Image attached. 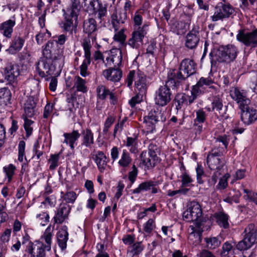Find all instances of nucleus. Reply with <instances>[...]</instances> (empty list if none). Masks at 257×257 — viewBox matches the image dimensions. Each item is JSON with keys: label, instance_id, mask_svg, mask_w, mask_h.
I'll list each match as a JSON object with an SVG mask.
<instances>
[{"label": "nucleus", "instance_id": "obj_57", "mask_svg": "<svg viewBox=\"0 0 257 257\" xmlns=\"http://www.w3.org/2000/svg\"><path fill=\"white\" fill-rule=\"evenodd\" d=\"M84 50V57L86 59H91L90 48L91 47L90 42L84 40L83 43Z\"/></svg>", "mask_w": 257, "mask_h": 257}, {"label": "nucleus", "instance_id": "obj_38", "mask_svg": "<svg viewBox=\"0 0 257 257\" xmlns=\"http://www.w3.org/2000/svg\"><path fill=\"white\" fill-rule=\"evenodd\" d=\"M132 162V159L129 153L125 150H123L121 155L120 159L118 163L120 167L123 168L127 167Z\"/></svg>", "mask_w": 257, "mask_h": 257}, {"label": "nucleus", "instance_id": "obj_42", "mask_svg": "<svg viewBox=\"0 0 257 257\" xmlns=\"http://www.w3.org/2000/svg\"><path fill=\"white\" fill-rule=\"evenodd\" d=\"M207 247L210 249H214L220 244V241L215 237L205 238Z\"/></svg>", "mask_w": 257, "mask_h": 257}, {"label": "nucleus", "instance_id": "obj_14", "mask_svg": "<svg viewBox=\"0 0 257 257\" xmlns=\"http://www.w3.org/2000/svg\"><path fill=\"white\" fill-rule=\"evenodd\" d=\"M165 113L158 108L152 110L147 117H144V122L150 127L151 131L155 129V124L157 122H164L166 120Z\"/></svg>", "mask_w": 257, "mask_h": 257}, {"label": "nucleus", "instance_id": "obj_55", "mask_svg": "<svg viewBox=\"0 0 257 257\" xmlns=\"http://www.w3.org/2000/svg\"><path fill=\"white\" fill-rule=\"evenodd\" d=\"M25 142L24 141H21L19 144V156L18 160L20 162H23L24 156L25 155Z\"/></svg>", "mask_w": 257, "mask_h": 257}, {"label": "nucleus", "instance_id": "obj_62", "mask_svg": "<svg viewBox=\"0 0 257 257\" xmlns=\"http://www.w3.org/2000/svg\"><path fill=\"white\" fill-rule=\"evenodd\" d=\"M114 120V118L112 116H109L107 117V118L106 119V120L105 122L104 128L103 130V132L105 134H106L107 133L109 128L110 127L111 124L113 123Z\"/></svg>", "mask_w": 257, "mask_h": 257}, {"label": "nucleus", "instance_id": "obj_46", "mask_svg": "<svg viewBox=\"0 0 257 257\" xmlns=\"http://www.w3.org/2000/svg\"><path fill=\"white\" fill-rule=\"evenodd\" d=\"M3 169L6 176L8 178V182H10L14 174L16 167L13 164H10L7 167H4Z\"/></svg>", "mask_w": 257, "mask_h": 257}, {"label": "nucleus", "instance_id": "obj_44", "mask_svg": "<svg viewBox=\"0 0 257 257\" xmlns=\"http://www.w3.org/2000/svg\"><path fill=\"white\" fill-rule=\"evenodd\" d=\"M109 90L104 85H99L96 89L97 97L101 100H104L109 93Z\"/></svg>", "mask_w": 257, "mask_h": 257}, {"label": "nucleus", "instance_id": "obj_26", "mask_svg": "<svg viewBox=\"0 0 257 257\" xmlns=\"http://www.w3.org/2000/svg\"><path fill=\"white\" fill-rule=\"evenodd\" d=\"M25 40L19 36L13 38L10 47L6 50L9 54H15L20 51L23 47Z\"/></svg>", "mask_w": 257, "mask_h": 257}, {"label": "nucleus", "instance_id": "obj_4", "mask_svg": "<svg viewBox=\"0 0 257 257\" xmlns=\"http://www.w3.org/2000/svg\"><path fill=\"white\" fill-rule=\"evenodd\" d=\"M238 53L237 48L234 45H228L213 49L209 53L211 66H215L217 62L230 63L233 61Z\"/></svg>", "mask_w": 257, "mask_h": 257}, {"label": "nucleus", "instance_id": "obj_24", "mask_svg": "<svg viewBox=\"0 0 257 257\" xmlns=\"http://www.w3.org/2000/svg\"><path fill=\"white\" fill-rule=\"evenodd\" d=\"M65 138L63 143L69 145L70 149L73 150L75 145L77 144L76 142L80 136V134L77 130H73L71 133H66L63 134Z\"/></svg>", "mask_w": 257, "mask_h": 257}, {"label": "nucleus", "instance_id": "obj_13", "mask_svg": "<svg viewBox=\"0 0 257 257\" xmlns=\"http://www.w3.org/2000/svg\"><path fill=\"white\" fill-rule=\"evenodd\" d=\"M201 206L197 201H193L189 203L188 209L183 214L184 220L188 222L198 220L202 215Z\"/></svg>", "mask_w": 257, "mask_h": 257}, {"label": "nucleus", "instance_id": "obj_12", "mask_svg": "<svg viewBox=\"0 0 257 257\" xmlns=\"http://www.w3.org/2000/svg\"><path fill=\"white\" fill-rule=\"evenodd\" d=\"M234 12L233 8L229 4H225L222 2L219 3L215 7L214 15L211 16L213 22L222 20L228 18Z\"/></svg>", "mask_w": 257, "mask_h": 257}, {"label": "nucleus", "instance_id": "obj_28", "mask_svg": "<svg viewBox=\"0 0 257 257\" xmlns=\"http://www.w3.org/2000/svg\"><path fill=\"white\" fill-rule=\"evenodd\" d=\"M44 205H41L37 209L36 218L37 221L42 226L46 225L49 222V215L46 209H44Z\"/></svg>", "mask_w": 257, "mask_h": 257}, {"label": "nucleus", "instance_id": "obj_6", "mask_svg": "<svg viewBox=\"0 0 257 257\" xmlns=\"http://www.w3.org/2000/svg\"><path fill=\"white\" fill-rule=\"evenodd\" d=\"M243 238L238 242L236 248L239 250H246L257 243V226L253 223L249 224L242 233Z\"/></svg>", "mask_w": 257, "mask_h": 257}, {"label": "nucleus", "instance_id": "obj_11", "mask_svg": "<svg viewBox=\"0 0 257 257\" xmlns=\"http://www.w3.org/2000/svg\"><path fill=\"white\" fill-rule=\"evenodd\" d=\"M236 39L244 46L251 48L257 47V29L247 32L241 29L238 31Z\"/></svg>", "mask_w": 257, "mask_h": 257}, {"label": "nucleus", "instance_id": "obj_1", "mask_svg": "<svg viewBox=\"0 0 257 257\" xmlns=\"http://www.w3.org/2000/svg\"><path fill=\"white\" fill-rule=\"evenodd\" d=\"M43 57L36 63V70L40 76L45 77L54 74L57 61L62 57V51L53 41H48L42 50Z\"/></svg>", "mask_w": 257, "mask_h": 257}, {"label": "nucleus", "instance_id": "obj_29", "mask_svg": "<svg viewBox=\"0 0 257 257\" xmlns=\"http://www.w3.org/2000/svg\"><path fill=\"white\" fill-rule=\"evenodd\" d=\"M94 161L96 164L99 170L103 172L107 166V158L104 153L98 151L95 155Z\"/></svg>", "mask_w": 257, "mask_h": 257}, {"label": "nucleus", "instance_id": "obj_32", "mask_svg": "<svg viewBox=\"0 0 257 257\" xmlns=\"http://www.w3.org/2000/svg\"><path fill=\"white\" fill-rule=\"evenodd\" d=\"M83 32L88 35L93 33L97 30L96 21L93 18H88L83 22Z\"/></svg>", "mask_w": 257, "mask_h": 257}, {"label": "nucleus", "instance_id": "obj_49", "mask_svg": "<svg viewBox=\"0 0 257 257\" xmlns=\"http://www.w3.org/2000/svg\"><path fill=\"white\" fill-rule=\"evenodd\" d=\"M51 34L47 30L45 32H40L36 36V40L38 44H42L44 40H46L48 38L50 37Z\"/></svg>", "mask_w": 257, "mask_h": 257}, {"label": "nucleus", "instance_id": "obj_56", "mask_svg": "<svg viewBox=\"0 0 257 257\" xmlns=\"http://www.w3.org/2000/svg\"><path fill=\"white\" fill-rule=\"evenodd\" d=\"M229 177L228 174H225L223 177L220 178L218 185L216 186L218 189H224L227 186V179Z\"/></svg>", "mask_w": 257, "mask_h": 257}, {"label": "nucleus", "instance_id": "obj_18", "mask_svg": "<svg viewBox=\"0 0 257 257\" xmlns=\"http://www.w3.org/2000/svg\"><path fill=\"white\" fill-rule=\"evenodd\" d=\"M198 30V27H195L187 34L185 42V46L187 48L193 49L197 47L200 41Z\"/></svg>", "mask_w": 257, "mask_h": 257}, {"label": "nucleus", "instance_id": "obj_39", "mask_svg": "<svg viewBox=\"0 0 257 257\" xmlns=\"http://www.w3.org/2000/svg\"><path fill=\"white\" fill-rule=\"evenodd\" d=\"M71 5L70 8L67 9L65 12L78 16L80 9V0H71Z\"/></svg>", "mask_w": 257, "mask_h": 257}, {"label": "nucleus", "instance_id": "obj_27", "mask_svg": "<svg viewBox=\"0 0 257 257\" xmlns=\"http://www.w3.org/2000/svg\"><path fill=\"white\" fill-rule=\"evenodd\" d=\"M57 237L59 247L64 250L66 248L68 239V228L66 226L64 225L61 228L57 233Z\"/></svg>", "mask_w": 257, "mask_h": 257}, {"label": "nucleus", "instance_id": "obj_45", "mask_svg": "<svg viewBox=\"0 0 257 257\" xmlns=\"http://www.w3.org/2000/svg\"><path fill=\"white\" fill-rule=\"evenodd\" d=\"M61 194H63L62 197L67 203H74L77 197L76 194L73 191L68 192L65 194L61 192Z\"/></svg>", "mask_w": 257, "mask_h": 257}, {"label": "nucleus", "instance_id": "obj_21", "mask_svg": "<svg viewBox=\"0 0 257 257\" xmlns=\"http://www.w3.org/2000/svg\"><path fill=\"white\" fill-rule=\"evenodd\" d=\"M5 78L9 81H13L20 74L18 66L8 62L4 68Z\"/></svg>", "mask_w": 257, "mask_h": 257}, {"label": "nucleus", "instance_id": "obj_47", "mask_svg": "<svg viewBox=\"0 0 257 257\" xmlns=\"http://www.w3.org/2000/svg\"><path fill=\"white\" fill-rule=\"evenodd\" d=\"M23 118L25 121L24 127L26 132V137L28 138L31 135L32 133L33 128L31 126V125L34 122L32 120L29 119L28 117H23Z\"/></svg>", "mask_w": 257, "mask_h": 257}, {"label": "nucleus", "instance_id": "obj_16", "mask_svg": "<svg viewBox=\"0 0 257 257\" xmlns=\"http://www.w3.org/2000/svg\"><path fill=\"white\" fill-rule=\"evenodd\" d=\"M122 59L121 51L119 49H112L109 52V55L106 58L105 66L113 65L115 67H119L121 65Z\"/></svg>", "mask_w": 257, "mask_h": 257}, {"label": "nucleus", "instance_id": "obj_61", "mask_svg": "<svg viewBox=\"0 0 257 257\" xmlns=\"http://www.w3.org/2000/svg\"><path fill=\"white\" fill-rule=\"evenodd\" d=\"M126 118L125 117L121 121H120L117 124L115 125L113 131V136L114 137L115 136L116 134L117 133V132H121L124 126V124L126 121Z\"/></svg>", "mask_w": 257, "mask_h": 257}, {"label": "nucleus", "instance_id": "obj_10", "mask_svg": "<svg viewBox=\"0 0 257 257\" xmlns=\"http://www.w3.org/2000/svg\"><path fill=\"white\" fill-rule=\"evenodd\" d=\"M85 6L88 12L95 16V18L100 21L107 14V6L103 5L99 0H84Z\"/></svg>", "mask_w": 257, "mask_h": 257}, {"label": "nucleus", "instance_id": "obj_19", "mask_svg": "<svg viewBox=\"0 0 257 257\" xmlns=\"http://www.w3.org/2000/svg\"><path fill=\"white\" fill-rule=\"evenodd\" d=\"M103 75L108 80L118 82L122 77V71L118 67L109 68L103 71Z\"/></svg>", "mask_w": 257, "mask_h": 257}, {"label": "nucleus", "instance_id": "obj_33", "mask_svg": "<svg viewBox=\"0 0 257 257\" xmlns=\"http://www.w3.org/2000/svg\"><path fill=\"white\" fill-rule=\"evenodd\" d=\"M73 88H75L77 91L86 93L88 91L86 80L79 76H75Z\"/></svg>", "mask_w": 257, "mask_h": 257}, {"label": "nucleus", "instance_id": "obj_58", "mask_svg": "<svg viewBox=\"0 0 257 257\" xmlns=\"http://www.w3.org/2000/svg\"><path fill=\"white\" fill-rule=\"evenodd\" d=\"M204 92V88H203L202 86L197 84L195 85H194L192 87L191 90V94L194 95L198 97L201 94H203Z\"/></svg>", "mask_w": 257, "mask_h": 257}, {"label": "nucleus", "instance_id": "obj_3", "mask_svg": "<svg viewBox=\"0 0 257 257\" xmlns=\"http://www.w3.org/2000/svg\"><path fill=\"white\" fill-rule=\"evenodd\" d=\"M196 72V64L192 60L185 59L182 61L178 70H173L168 74V84L171 86H179L189 76Z\"/></svg>", "mask_w": 257, "mask_h": 257}, {"label": "nucleus", "instance_id": "obj_2", "mask_svg": "<svg viewBox=\"0 0 257 257\" xmlns=\"http://www.w3.org/2000/svg\"><path fill=\"white\" fill-rule=\"evenodd\" d=\"M231 97L235 100L241 110V119L246 125H249L257 119V110L250 105V100L247 97L246 93L237 87L230 91Z\"/></svg>", "mask_w": 257, "mask_h": 257}, {"label": "nucleus", "instance_id": "obj_31", "mask_svg": "<svg viewBox=\"0 0 257 257\" xmlns=\"http://www.w3.org/2000/svg\"><path fill=\"white\" fill-rule=\"evenodd\" d=\"M135 85L138 92H140L141 95H146L147 90V84L146 76L144 74H138Z\"/></svg>", "mask_w": 257, "mask_h": 257}, {"label": "nucleus", "instance_id": "obj_64", "mask_svg": "<svg viewBox=\"0 0 257 257\" xmlns=\"http://www.w3.org/2000/svg\"><path fill=\"white\" fill-rule=\"evenodd\" d=\"M182 186H187L192 182V178L187 173H184L181 176Z\"/></svg>", "mask_w": 257, "mask_h": 257}, {"label": "nucleus", "instance_id": "obj_22", "mask_svg": "<svg viewBox=\"0 0 257 257\" xmlns=\"http://www.w3.org/2000/svg\"><path fill=\"white\" fill-rule=\"evenodd\" d=\"M82 137L81 145L78 147L90 148L94 144V136L93 133L89 128L83 130L80 134Z\"/></svg>", "mask_w": 257, "mask_h": 257}, {"label": "nucleus", "instance_id": "obj_25", "mask_svg": "<svg viewBox=\"0 0 257 257\" xmlns=\"http://www.w3.org/2000/svg\"><path fill=\"white\" fill-rule=\"evenodd\" d=\"M222 99L219 95L213 97L211 102L212 110L216 111L221 116H224L227 110V106L223 105Z\"/></svg>", "mask_w": 257, "mask_h": 257}, {"label": "nucleus", "instance_id": "obj_60", "mask_svg": "<svg viewBox=\"0 0 257 257\" xmlns=\"http://www.w3.org/2000/svg\"><path fill=\"white\" fill-rule=\"evenodd\" d=\"M213 83V81L211 78L204 77H201L197 82L198 85L202 86L203 88H204V85L209 86Z\"/></svg>", "mask_w": 257, "mask_h": 257}, {"label": "nucleus", "instance_id": "obj_59", "mask_svg": "<svg viewBox=\"0 0 257 257\" xmlns=\"http://www.w3.org/2000/svg\"><path fill=\"white\" fill-rule=\"evenodd\" d=\"M144 95H141L140 92L134 97H133L130 100L129 103L132 107H134L137 103H140L143 99V97Z\"/></svg>", "mask_w": 257, "mask_h": 257}, {"label": "nucleus", "instance_id": "obj_51", "mask_svg": "<svg viewBox=\"0 0 257 257\" xmlns=\"http://www.w3.org/2000/svg\"><path fill=\"white\" fill-rule=\"evenodd\" d=\"M144 246L142 243V241H138L132 245L131 252L134 255H138L144 250Z\"/></svg>", "mask_w": 257, "mask_h": 257}, {"label": "nucleus", "instance_id": "obj_37", "mask_svg": "<svg viewBox=\"0 0 257 257\" xmlns=\"http://www.w3.org/2000/svg\"><path fill=\"white\" fill-rule=\"evenodd\" d=\"M147 25H144L142 28H139L138 30L132 33V37L142 44L143 38L147 34Z\"/></svg>", "mask_w": 257, "mask_h": 257}, {"label": "nucleus", "instance_id": "obj_53", "mask_svg": "<svg viewBox=\"0 0 257 257\" xmlns=\"http://www.w3.org/2000/svg\"><path fill=\"white\" fill-rule=\"evenodd\" d=\"M59 159V155L58 154L51 155L49 159V163L50 165L49 169L51 170H55L58 166V162Z\"/></svg>", "mask_w": 257, "mask_h": 257}, {"label": "nucleus", "instance_id": "obj_15", "mask_svg": "<svg viewBox=\"0 0 257 257\" xmlns=\"http://www.w3.org/2000/svg\"><path fill=\"white\" fill-rule=\"evenodd\" d=\"M64 12V21L61 23L62 25L61 27L63 31L68 32L70 34H72L73 31H76L77 26V19L78 16L70 14L63 10Z\"/></svg>", "mask_w": 257, "mask_h": 257}, {"label": "nucleus", "instance_id": "obj_50", "mask_svg": "<svg viewBox=\"0 0 257 257\" xmlns=\"http://www.w3.org/2000/svg\"><path fill=\"white\" fill-rule=\"evenodd\" d=\"M155 222L152 218H150L147 222L144 224V230L147 233H150L155 228Z\"/></svg>", "mask_w": 257, "mask_h": 257}, {"label": "nucleus", "instance_id": "obj_63", "mask_svg": "<svg viewBox=\"0 0 257 257\" xmlns=\"http://www.w3.org/2000/svg\"><path fill=\"white\" fill-rule=\"evenodd\" d=\"M138 174V170L135 165H134L133 167V170L131 171L128 174V179L131 182L132 184H133Z\"/></svg>", "mask_w": 257, "mask_h": 257}, {"label": "nucleus", "instance_id": "obj_8", "mask_svg": "<svg viewBox=\"0 0 257 257\" xmlns=\"http://www.w3.org/2000/svg\"><path fill=\"white\" fill-rule=\"evenodd\" d=\"M149 152H143L141 155L142 163L148 168L154 167L157 163L158 157L157 154L160 150L156 144L152 142L148 146Z\"/></svg>", "mask_w": 257, "mask_h": 257}, {"label": "nucleus", "instance_id": "obj_20", "mask_svg": "<svg viewBox=\"0 0 257 257\" xmlns=\"http://www.w3.org/2000/svg\"><path fill=\"white\" fill-rule=\"evenodd\" d=\"M70 208L67 205H61L57 209L53 219L55 223L62 224L68 218Z\"/></svg>", "mask_w": 257, "mask_h": 257}, {"label": "nucleus", "instance_id": "obj_41", "mask_svg": "<svg viewBox=\"0 0 257 257\" xmlns=\"http://www.w3.org/2000/svg\"><path fill=\"white\" fill-rule=\"evenodd\" d=\"M124 30L121 29L120 31L116 32L114 35V40L119 43L121 46H125L127 44L125 43L126 35L124 33Z\"/></svg>", "mask_w": 257, "mask_h": 257}, {"label": "nucleus", "instance_id": "obj_34", "mask_svg": "<svg viewBox=\"0 0 257 257\" xmlns=\"http://www.w3.org/2000/svg\"><path fill=\"white\" fill-rule=\"evenodd\" d=\"M138 140L137 136L127 137L126 141H124V145L132 153H136L138 152Z\"/></svg>", "mask_w": 257, "mask_h": 257}, {"label": "nucleus", "instance_id": "obj_5", "mask_svg": "<svg viewBox=\"0 0 257 257\" xmlns=\"http://www.w3.org/2000/svg\"><path fill=\"white\" fill-rule=\"evenodd\" d=\"M52 230L49 225L45 230L41 237L46 243L36 241L35 243L30 242L27 245L26 251L31 255V257H45L46 251H50L51 249Z\"/></svg>", "mask_w": 257, "mask_h": 257}, {"label": "nucleus", "instance_id": "obj_40", "mask_svg": "<svg viewBox=\"0 0 257 257\" xmlns=\"http://www.w3.org/2000/svg\"><path fill=\"white\" fill-rule=\"evenodd\" d=\"M1 105L3 104L5 106L11 103V93L9 89L6 88H1Z\"/></svg>", "mask_w": 257, "mask_h": 257}, {"label": "nucleus", "instance_id": "obj_30", "mask_svg": "<svg viewBox=\"0 0 257 257\" xmlns=\"http://www.w3.org/2000/svg\"><path fill=\"white\" fill-rule=\"evenodd\" d=\"M16 24L15 20H9L1 24V30L3 35L8 38L12 37L13 31V27Z\"/></svg>", "mask_w": 257, "mask_h": 257}, {"label": "nucleus", "instance_id": "obj_17", "mask_svg": "<svg viewBox=\"0 0 257 257\" xmlns=\"http://www.w3.org/2000/svg\"><path fill=\"white\" fill-rule=\"evenodd\" d=\"M111 24L115 32L118 31L121 25L124 24L127 19L125 12L119 11L116 8L111 15Z\"/></svg>", "mask_w": 257, "mask_h": 257}, {"label": "nucleus", "instance_id": "obj_54", "mask_svg": "<svg viewBox=\"0 0 257 257\" xmlns=\"http://www.w3.org/2000/svg\"><path fill=\"white\" fill-rule=\"evenodd\" d=\"M222 251L221 252L222 256H226L231 252L233 249L232 245L228 241L223 243L222 247Z\"/></svg>", "mask_w": 257, "mask_h": 257}, {"label": "nucleus", "instance_id": "obj_52", "mask_svg": "<svg viewBox=\"0 0 257 257\" xmlns=\"http://www.w3.org/2000/svg\"><path fill=\"white\" fill-rule=\"evenodd\" d=\"M196 172L197 182L200 184H203L204 181L203 180L202 178L205 176L203 167L201 165L198 164L197 167L196 168Z\"/></svg>", "mask_w": 257, "mask_h": 257}, {"label": "nucleus", "instance_id": "obj_35", "mask_svg": "<svg viewBox=\"0 0 257 257\" xmlns=\"http://www.w3.org/2000/svg\"><path fill=\"white\" fill-rule=\"evenodd\" d=\"M158 184L157 182L152 181H146L139 185L138 187L132 191L133 194H139L142 191H146L151 189V187L156 186Z\"/></svg>", "mask_w": 257, "mask_h": 257}, {"label": "nucleus", "instance_id": "obj_23", "mask_svg": "<svg viewBox=\"0 0 257 257\" xmlns=\"http://www.w3.org/2000/svg\"><path fill=\"white\" fill-rule=\"evenodd\" d=\"M36 102L35 98L32 97H29L26 100L24 104L25 113L23 117H32L37 113L36 109Z\"/></svg>", "mask_w": 257, "mask_h": 257}, {"label": "nucleus", "instance_id": "obj_36", "mask_svg": "<svg viewBox=\"0 0 257 257\" xmlns=\"http://www.w3.org/2000/svg\"><path fill=\"white\" fill-rule=\"evenodd\" d=\"M215 218L217 224L221 227L228 228L229 226L228 223V216L227 214L220 212L215 214Z\"/></svg>", "mask_w": 257, "mask_h": 257}, {"label": "nucleus", "instance_id": "obj_9", "mask_svg": "<svg viewBox=\"0 0 257 257\" xmlns=\"http://www.w3.org/2000/svg\"><path fill=\"white\" fill-rule=\"evenodd\" d=\"M168 82V79L166 81V84L161 86L156 92L155 103L161 106L166 105L171 100L172 93L169 87L174 89L179 86L169 85Z\"/></svg>", "mask_w": 257, "mask_h": 257}, {"label": "nucleus", "instance_id": "obj_43", "mask_svg": "<svg viewBox=\"0 0 257 257\" xmlns=\"http://www.w3.org/2000/svg\"><path fill=\"white\" fill-rule=\"evenodd\" d=\"M91 59H86L83 60L80 66V74L83 77H85L89 74L88 71V66L90 64Z\"/></svg>", "mask_w": 257, "mask_h": 257}, {"label": "nucleus", "instance_id": "obj_48", "mask_svg": "<svg viewBox=\"0 0 257 257\" xmlns=\"http://www.w3.org/2000/svg\"><path fill=\"white\" fill-rule=\"evenodd\" d=\"M196 117L194 122L203 123L206 120V113L202 108L196 111Z\"/></svg>", "mask_w": 257, "mask_h": 257}, {"label": "nucleus", "instance_id": "obj_7", "mask_svg": "<svg viewBox=\"0 0 257 257\" xmlns=\"http://www.w3.org/2000/svg\"><path fill=\"white\" fill-rule=\"evenodd\" d=\"M224 152L223 148L216 147L208 153L207 164L210 169L219 171L223 168L225 164V160L221 158Z\"/></svg>", "mask_w": 257, "mask_h": 257}]
</instances>
